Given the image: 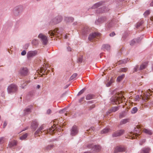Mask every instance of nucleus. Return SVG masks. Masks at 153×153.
<instances>
[{
  "instance_id": "21",
  "label": "nucleus",
  "mask_w": 153,
  "mask_h": 153,
  "mask_svg": "<svg viewBox=\"0 0 153 153\" xmlns=\"http://www.w3.org/2000/svg\"><path fill=\"white\" fill-rule=\"evenodd\" d=\"M74 19V18L72 17H65L64 19L65 21L67 22H72Z\"/></svg>"
},
{
  "instance_id": "13",
  "label": "nucleus",
  "mask_w": 153,
  "mask_h": 153,
  "mask_svg": "<svg viewBox=\"0 0 153 153\" xmlns=\"http://www.w3.org/2000/svg\"><path fill=\"white\" fill-rule=\"evenodd\" d=\"M110 101L111 103L113 104H119L118 98L116 97H112L110 98Z\"/></svg>"
},
{
  "instance_id": "61",
  "label": "nucleus",
  "mask_w": 153,
  "mask_h": 153,
  "mask_svg": "<svg viewBox=\"0 0 153 153\" xmlns=\"http://www.w3.org/2000/svg\"><path fill=\"white\" fill-rule=\"evenodd\" d=\"M150 6L153 7V1L150 3Z\"/></svg>"
},
{
  "instance_id": "33",
  "label": "nucleus",
  "mask_w": 153,
  "mask_h": 153,
  "mask_svg": "<svg viewBox=\"0 0 153 153\" xmlns=\"http://www.w3.org/2000/svg\"><path fill=\"white\" fill-rule=\"evenodd\" d=\"M137 111V108L136 107L133 108L131 111V112L132 114L135 113Z\"/></svg>"
},
{
  "instance_id": "31",
  "label": "nucleus",
  "mask_w": 153,
  "mask_h": 153,
  "mask_svg": "<svg viewBox=\"0 0 153 153\" xmlns=\"http://www.w3.org/2000/svg\"><path fill=\"white\" fill-rule=\"evenodd\" d=\"M27 134L26 133L25 134H24L20 137V139L22 140H25L27 137Z\"/></svg>"
},
{
  "instance_id": "28",
  "label": "nucleus",
  "mask_w": 153,
  "mask_h": 153,
  "mask_svg": "<svg viewBox=\"0 0 153 153\" xmlns=\"http://www.w3.org/2000/svg\"><path fill=\"white\" fill-rule=\"evenodd\" d=\"M102 23L103 22H102L101 19L100 17L98 18V19L95 22V24L97 25H99Z\"/></svg>"
},
{
  "instance_id": "26",
  "label": "nucleus",
  "mask_w": 153,
  "mask_h": 153,
  "mask_svg": "<svg viewBox=\"0 0 153 153\" xmlns=\"http://www.w3.org/2000/svg\"><path fill=\"white\" fill-rule=\"evenodd\" d=\"M129 119H124L122 120L120 122V125H122L128 122Z\"/></svg>"
},
{
  "instance_id": "19",
  "label": "nucleus",
  "mask_w": 153,
  "mask_h": 153,
  "mask_svg": "<svg viewBox=\"0 0 153 153\" xmlns=\"http://www.w3.org/2000/svg\"><path fill=\"white\" fill-rule=\"evenodd\" d=\"M102 49L104 51L106 50L109 51L110 49V46L108 44H104L102 45Z\"/></svg>"
},
{
  "instance_id": "3",
  "label": "nucleus",
  "mask_w": 153,
  "mask_h": 153,
  "mask_svg": "<svg viewBox=\"0 0 153 153\" xmlns=\"http://www.w3.org/2000/svg\"><path fill=\"white\" fill-rule=\"evenodd\" d=\"M38 37L40 39L43 45H45L47 44L48 42L47 37L43 34L40 33L38 36Z\"/></svg>"
},
{
  "instance_id": "44",
  "label": "nucleus",
  "mask_w": 153,
  "mask_h": 153,
  "mask_svg": "<svg viewBox=\"0 0 153 153\" xmlns=\"http://www.w3.org/2000/svg\"><path fill=\"white\" fill-rule=\"evenodd\" d=\"M102 8H100L97 10V13H103L104 12V10H102Z\"/></svg>"
},
{
  "instance_id": "46",
  "label": "nucleus",
  "mask_w": 153,
  "mask_h": 153,
  "mask_svg": "<svg viewBox=\"0 0 153 153\" xmlns=\"http://www.w3.org/2000/svg\"><path fill=\"white\" fill-rule=\"evenodd\" d=\"M101 19V20H102V22H103L107 20V18L105 16H102L100 17Z\"/></svg>"
},
{
  "instance_id": "10",
  "label": "nucleus",
  "mask_w": 153,
  "mask_h": 153,
  "mask_svg": "<svg viewBox=\"0 0 153 153\" xmlns=\"http://www.w3.org/2000/svg\"><path fill=\"white\" fill-rule=\"evenodd\" d=\"M39 125L38 122L36 120H34L32 122L30 128L33 131H35Z\"/></svg>"
},
{
  "instance_id": "22",
  "label": "nucleus",
  "mask_w": 153,
  "mask_h": 153,
  "mask_svg": "<svg viewBox=\"0 0 153 153\" xmlns=\"http://www.w3.org/2000/svg\"><path fill=\"white\" fill-rule=\"evenodd\" d=\"M44 129L43 125H42L40 126L38 129L36 131L35 133V134H41L42 132V130Z\"/></svg>"
},
{
  "instance_id": "30",
  "label": "nucleus",
  "mask_w": 153,
  "mask_h": 153,
  "mask_svg": "<svg viewBox=\"0 0 153 153\" xmlns=\"http://www.w3.org/2000/svg\"><path fill=\"white\" fill-rule=\"evenodd\" d=\"M32 44L35 46H36L39 44V41L37 39H33L32 42Z\"/></svg>"
},
{
  "instance_id": "47",
  "label": "nucleus",
  "mask_w": 153,
  "mask_h": 153,
  "mask_svg": "<svg viewBox=\"0 0 153 153\" xmlns=\"http://www.w3.org/2000/svg\"><path fill=\"white\" fill-rule=\"evenodd\" d=\"M48 33L50 34L51 36H53L55 35V33L52 31H49Z\"/></svg>"
},
{
  "instance_id": "52",
  "label": "nucleus",
  "mask_w": 153,
  "mask_h": 153,
  "mask_svg": "<svg viewBox=\"0 0 153 153\" xmlns=\"http://www.w3.org/2000/svg\"><path fill=\"white\" fill-rule=\"evenodd\" d=\"M3 138L1 137L0 138V144H2L4 143Z\"/></svg>"
},
{
  "instance_id": "37",
  "label": "nucleus",
  "mask_w": 153,
  "mask_h": 153,
  "mask_svg": "<svg viewBox=\"0 0 153 153\" xmlns=\"http://www.w3.org/2000/svg\"><path fill=\"white\" fill-rule=\"evenodd\" d=\"M29 82H30V81H29L28 80V81H26L25 82V83H24V82H23V84H22V85H21V87L23 88H24V86H26L27 84V83H29Z\"/></svg>"
},
{
  "instance_id": "14",
  "label": "nucleus",
  "mask_w": 153,
  "mask_h": 153,
  "mask_svg": "<svg viewBox=\"0 0 153 153\" xmlns=\"http://www.w3.org/2000/svg\"><path fill=\"white\" fill-rule=\"evenodd\" d=\"M88 147L90 148H91L92 149H94V150H96L97 151H99L100 149L101 148L100 146L95 145L93 146L92 144L89 145L88 146Z\"/></svg>"
},
{
  "instance_id": "57",
  "label": "nucleus",
  "mask_w": 153,
  "mask_h": 153,
  "mask_svg": "<svg viewBox=\"0 0 153 153\" xmlns=\"http://www.w3.org/2000/svg\"><path fill=\"white\" fill-rule=\"evenodd\" d=\"M123 114H120L119 115V118H121L123 117Z\"/></svg>"
},
{
  "instance_id": "17",
  "label": "nucleus",
  "mask_w": 153,
  "mask_h": 153,
  "mask_svg": "<svg viewBox=\"0 0 153 153\" xmlns=\"http://www.w3.org/2000/svg\"><path fill=\"white\" fill-rule=\"evenodd\" d=\"M140 41L141 40L140 39V38L134 39L131 41L130 45L131 46H133L136 43H139Z\"/></svg>"
},
{
  "instance_id": "51",
  "label": "nucleus",
  "mask_w": 153,
  "mask_h": 153,
  "mask_svg": "<svg viewBox=\"0 0 153 153\" xmlns=\"http://www.w3.org/2000/svg\"><path fill=\"white\" fill-rule=\"evenodd\" d=\"M26 52L25 50L23 51L21 53V55L22 56L25 55L26 54Z\"/></svg>"
},
{
  "instance_id": "7",
  "label": "nucleus",
  "mask_w": 153,
  "mask_h": 153,
  "mask_svg": "<svg viewBox=\"0 0 153 153\" xmlns=\"http://www.w3.org/2000/svg\"><path fill=\"white\" fill-rule=\"evenodd\" d=\"M100 34L101 33L98 32L93 33L89 35L88 37V40L91 41L95 38L100 36Z\"/></svg>"
},
{
  "instance_id": "9",
  "label": "nucleus",
  "mask_w": 153,
  "mask_h": 153,
  "mask_svg": "<svg viewBox=\"0 0 153 153\" xmlns=\"http://www.w3.org/2000/svg\"><path fill=\"white\" fill-rule=\"evenodd\" d=\"M37 53V51L36 50L30 51L28 52L27 54V58L29 59L30 58L36 56Z\"/></svg>"
},
{
  "instance_id": "53",
  "label": "nucleus",
  "mask_w": 153,
  "mask_h": 153,
  "mask_svg": "<svg viewBox=\"0 0 153 153\" xmlns=\"http://www.w3.org/2000/svg\"><path fill=\"white\" fill-rule=\"evenodd\" d=\"M7 124V122L6 121H5L4 122V123L3 125V128H5V127L6 126Z\"/></svg>"
},
{
  "instance_id": "24",
  "label": "nucleus",
  "mask_w": 153,
  "mask_h": 153,
  "mask_svg": "<svg viewBox=\"0 0 153 153\" xmlns=\"http://www.w3.org/2000/svg\"><path fill=\"white\" fill-rule=\"evenodd\" d=\"M110 131V129L107 128H105L102 130L101 132V134H105L108 132Z\"/></svg>"
},
{
  "instance_id": "42",
  "label": "nucleus",
  "mask_w": 153,
  "mask_h": 153,
  "mask_svg": "<svg viewBox=\"0 0 153 153\" xmlns=\"http://www.w3.org/2000/svg\"><path fill=\"white\" fill-rule=\"evenodd\" d=\"M150 13V11L149 10H147L144 13V15L145 16H147Z\"/></svg>"
},
{
  "instance_id": "32",
  "label": "nucleus",
  "mask_w": 153,
  "mask_h": 153,
  "mask_svg": "<svg viewBox=\"0 0 153 153\" xmlns=\"http://www.w3.org/2000/svg\"><path fill=\"white\" fill-rule=\"evenodd\" d=\"M77 75L76 73L74 74L70 77V80H71L74 79Z\"/></svg>"
},
{
  "instance_id": "45",
  "label": "nucleus",
  "mask_w": 153,
  "mask_h": 153,
  "mask_svg": "<svg viewBox=\"0 0 153 153\" xmlns=\"http://www.w3.org/2000/svg\"><path fill=\"white\" fill-rule=\"evenodd\" d=\"M83 57L82 56L79 57L78 59V62L79 63H81L82 61Z\"/></svg>"
},
{
  "instance_id": "55",
  "label": "nucleus",
  "mask_w": 153,
  "mask_h": 153,
  "mask_svg": "<svg viewBox=\"0 0 153 153\" xmlns=\"http://www.w3.org/2000/svg\"><path fill=\"white\" fill-rule=\"evenodd\" d=\"M67 49V50L68 51H71V48L70 47H68Z\"/></svg>"
},
{
  "instance_id": "64",
  "label": "nucleus",
  "mask_w": 153,
  "mask_h": 153,
  "mask_svg": "<svg viewBox=\"0 0 153 153\" xmlns=\"http://www.w3.org/2000/svg\"><path fill=\"white\" fill-rule=\"evenodd\" d=\"M37 87L38 88H39L40 87V86L39 85H38L37 86Z\"/></svg>"
},
{
  "instance_id": "59",
  "label": "nucleus",
  "mask_w": 153,
  "mask_h": 153,
  "mask_svg": "<svg viewBox=\"0 0 153 153\" xmlns=\"http://www.w3.org/2000/svg\"><path fill=\"white\" fill-rule=\"evenodd\" d=\"M64 112V110H60L59 111V113H62Z\"/></svg>"
},
{
  "instance_id": "43",
  "label": "nucleus",
  "mask_w": 153,
  "mask_h": 153,
  "mask_svg": "<svg viewBox=\"0 0 153 153\" xmlns=\"http://www.w3.org/2000/svg\"><path fill=\"white\" fill-rule=\"evenodd\" d=\"M145 95L146 96V99H145V102H146V100H147V99H148V97L149 96H150L151 95L150 93L149 92H147L146 93V94H145Z\"/></svg>"
},
{
  "instance_id": "1",
  "label": "nucleus",
  "mask_w": 153,
  "mask_h": 153,
  "mask_svg": "<svg viewBox=\"0 0 153 153\" xmlns=\"http://www.w3.org/2000/svg\"><path fill=\"white\" fill-rule=\"evenodd\" d=\"M63 18L61 16H58L51 19L50 23L52 25L57 24L60 22L62 20Z\"/></svg>"
},
{
  "instance_id": "58",
  "label": "nucleus",
  "mask_w": 153,
  "mask_h": 153,
  "mask_svg": "<svg viewBox=\"0 0 153 153\" xmlns=\"http://www.w3.org/2000/svg\"><path fill=\"white\" fill-rule=\"evenodd\" d=\"M29 46V44H27L25 45V47L27 49L28 48Z\"/></svg>"
},
{
  "instance_id": "4",
  "label": "nucleus",
  "mask_w": 153,
  "mask_h": 153,
  "mask_svg": "<svg viewBox=\"0 0 153 153\" xmlns=\"http://www.w3.org/2000/svg\"><path fill=\"white\" fill-rule=\"evenodd\" d=\"M126 148L123 146H119L116 147L114 149L115 153L126 152Z\"/></svg>"
},
{
  "instance_id": "49",
  "label": "nucleus",
  "mask_w": 153,
  "mask_h": 153,
  "mask_svg": "<svg viewBox=\"0 0 153 153\" xmlns=\"http://www.w3.org/2000/svg\"><path fill=\"white\" fill-rule=\"evenodd\" d=\"M115 35V33L114 32H113L109 34V36H110L113 37Z\"/></svg>"
},
{
  "instance_id": "18",
  "label": "nucleus",
  "mask_w": 153,
  "mask_h": 153,
  "mask_svg": "<svg viewBox=\"0 0 153 153\" xmlns=\"http://www.w3.org/2000/svg\"><path fill=\"white\" fill-rule=\"evenodd\" d=\"M150 150V148L149 147H144L141 149L140 153H149Z\"/></svg>"
},
{
  "instance_id": "50",
  "label": "nucleus",
  "mask_w": 153,
  "mask_h": 153,
  "mask_svg": "<svg viewBox=\"0 0 153 153\" xmlns=\"http://www.w3.org/2000/svg\"><path fill=\"white\" fill-rule=\"evenodd\" d=\"M111 84V82L110 81H109V82H108L106 84V85L107 86V87H109L110 86Z\"/></svg>"
},
{
  "instance_id": "48",
  "label": "nucleus",
  "mask_w": 153,
  "mask_h": 153,
  "mask_svg": "<svg viewBox=\"0 0 153 153\" xmlns=\"http://www.w3.org/2000/svg\"><path fill=\"white\" fill-rule=\"evenodd\" d=\"M85 98V97H83L81 98L79 100V103H81L82 102Z\"/></svg>"
},
{
  "instance_id": "62",
  "label": "nucleus",
  "mask_w": 153,
  "mask_h": 153,
  "mask_svg": "<svg viewBox=\"0 0 153 153\" xmlns=\"http://www.w3.org/2000/svg\"><path fill=\"white\" fill-rule=\"evenodd\" d=\"M143 143L141 141L140 143L139 144L140 145H142Z\"/></svg>"
},
{
  "instance_id": "34",
  "label": "nucleus",
  "mask_w": 153,
  "mask_h": 153,
  "mask_svg": "<svg viewBox=\"0 0 153 153\" xmlns=\"http://www.w3.org/2000/svg\"><path fill=\"white\" fill-rule=\"evenodd\" d=\"M85 88H83L82 89L78 94H77V96H79L80 95L82 94L85 91Z\"/></svg>"
},
{
  "instance_id": "54",
  "label": "nucleus",
  "mask_w": 153,
  "mask_h": 153,
  "mask_svg": "<svg viewBox=\"0 0 153 153\" xmlns=\"http://www.w3.org/2000/svg\"><path fill=\"white\" fill-rule=\"evenodd\" d=\"M51 109H48L47 111V113L48 114H50L51 113Z\"/></svg>"
},
{
  "instance_id": "5",
  "label": "nucleus",
  "mask_w": 153,
  "mask_h": 153,
  "mask_svg": "<svg viewBox=\"0 0 153 153\" xmlns=\"http://www.w3.org/2000/svg\"><path fill=\"white\" fill-rule=\"evenodd\" d=\"M125 130L124 129L119 130L114 132L112 134V137H116L120 136L123 134Z\"/></svg>"
},
{
  "instance_id": "8",
  "label": "nucleus",
  "mask_w": 153,
  "mask_h": 153,
  "mask_svg": "<svg viewBox=\"0 0 153 153\" xmlns=\"http://www.w3.org/2000/svg\"><path fill=\"white\" fill-rule=\"evenodd\" d=\"M78 132V130L76 126H74L71 130V135L72 136H74L76 135Z\"/></svg>"
},
{
  "instance_id": "25",
  "label": "nucleus",
  "mask_w": 153,
  "mask_h": 153,
  "mask_svg": "<svg viewBox=\"0 0 153 153\" xmlns=\"http://www.w3.org/2000/svg\"><path fill=\"white\" fill-rule=\"evenodd\" d=\"M125 74H123L121 76H118L117 79V82H120L121 81L124 77Z\"/></svg>"
},
{
  "instance_id": "41",
  "label": "nucleus",
  "mask_w": 153,
  "mask_h": 153,
  "mask_svg": "<svg viewBox=\"0 0 153 153\" xmlns=\"http://www.w3.org/2000/svg\"><path fill=\"white\" fill-rule=\"evenodd\" d=\"M139 65H136L135 66L134 68L133 69V72L134 73L135 72H137V69L139 68Z\"/></svg>"
},
{
  "instance_id": "11",
  "label": "nucleus",
  "mask_w": 153,
  "mask_h": 153,
  "mask_svg": "<svg viewBox=\"0 0 153 153\" xmlns=\"http://www.w3.org/2000/svg\"><path fill=\"white\" fill-rule=\"evenodd\" d=\"M28 69L26 68H22L21 69L19 73L22 75L26 76L28 74Z\"/></svg>"
},
{
  "instance_id": "12",
  "label": "nucleus",
  "mask_w": 153,
  "mask_h": 153,
  "mask_svg": "<svg viewBox=\"0 0 153 153\" xmlns=\"http://www.w3.org/2000/svg\"><path fill=\"white\" fill-rule=\"evenodd\" d=\"M18 144L17 141L15 140H13L9 142L8 146L10 148L16 146Z\"/></svg>"
},
{
  "instance_id": "40",
  "label": "nucleus",
  "mask_w": 153,
  "mask_h": 153,
  "mask_svg": "<svg viewBox=\"0 0 153 153\" xmlns=\"http://www.w3.org/2000/svg\"><path fill=\"white\" fill-rule=\"evenodd\" d=\"M128 68H122L120 69V71L122 72H126L128 71Z\"/></svg>"
},
{
  "instance_id": "36",
  "label": "nucleus",
  "mask_w": 153,
  "mask_h": 153,
  "mask_svg": "<svg viewBox=\"0 0 153 153\" xmlns=\"http://www.w3.org/2000/svg\"><path fill=\"white\" fill-rule=\"evenodd\" d=\"M55 130V129L54 128L52 127L51 128H50L48 130V132H49L50 133H53L54 132Z\"/></svg>"
},
{
  "instance_id": "63",
  "label": "nucleus",
  "mask_w": 153,
  "mask_h": 153,
  "mask_svg": "<svg viewBox=\"0 0 153 153\" xmlns=\"http://www.w3.org/2000/svg\"><path fill=\"white\" fill-rule=\"evenodd\" d=\"M146 141V140H143L142 141H141V142L143 143H145Z\"/></svg>"
},
{
  "instance_id": "20",
  "label": "nucleus",
  "mask_w": 153,
  "mask_h": 153,
  "mask_svg": "<svg viewBox=\"0 0 153 153\" xmlns=\"http://www.w3.org/2000/svg\"><path fill=\"white\" fill-rule=\"evenodd\" d=\"M95 97L94 95L91 94H88L86 96L85 99L87 100H89L94 99Z\"/></svg>"
},
{
  "instance_id": "23",
  "label": "nucleus",
  "mask_w": 153,
  "mask_h": 153,
  "mask_svg": "<svg viewBox=\"0 0 153 153\" xmlns=\"http://www.w3.org/2000/svg\"><path fill=\"white\" fill-rule=\"evenodd\" d=\"M103 4L102 2H99L95 4L93 6L91 7L92 9H95L96 8L99 7L101 6Z\"/></svg>"
},
{
  "instance_id": "38",
  "label": "nucleus",
  "mask_w": 153,
  "mask_h": 153,
  "mask_svg": "<svg viewBox=\"0 0 153 153\" xmlns=\"http://www.w3.org/2000/svg\"><path fill=\"white\" fill-rule=\"evenodd\" d=\"M119 109L118 107H114L112 108V111L114 112H115L116 111H117Z\"/></svg>"
},
{
  "instance_id": "35",
  "label": "nucleus",
  "mask_w": 153,
  "mask_h": 153,
  "mask_svg": "<svg viewBox=\"0 0 153 153\" xmlns=\"http://www.w3.org/2000/svg\"><path fill=\"white\" fill-rule=\"evenodd\" d=\"M53 147V145H48L46 146V149L47 150H48L51 149Z\"/></svg>"
},
{
  "instance_id": "16",
  "label": "nucleus",
  "mask_w": 153,
  "mask_h": 153,
  "mask_svg": "<svg viewBox=\"0 0 153 153\" xmlns=\"http://www.w3.org/2000/svg\"><path fill=\"white\" fill-rule=\"evenodd\" d=\"M32 107L33 106L32 105H30L26 107L24 110L25 114H27L30 113Z\"/></svg>"
},
{
  "instance_id": "56",
  "label": "nucleus",
  "mask_w": 153,
  "mask_h": 153,
  "mask_svg": "<svg viewBox=\"0 0 153 153\" xmlns=\"http://www.w3.org/2000/svg\"><path fill=\"white\" fill-rule=\"evenodd\" d=\"M128 59H124L123 61V63H126L127 62V60H128Z\"/></svg>"
},
{
  "instance_id": "2",
  "label": "nucleus",
  "mask_w": 153,
  "mask_h": 153,
  "mask_svg": "<svg viewBox=\"0 0 153 153\" xmlns=\"http://www.w3.org/2000/svg\"><path fill=\"white\" fill-rule=\"evenodd\" d=\"M7 89L9 93H13L17 91L18 87L16 85L12 84L8 86Z\"/></svg>"
},
{
  "instance_id": "39",
  "label": "nucleus",
  "mask_w": 153,
  "mask_h": 153,
  "mask_svg": "<svg viewBox=\"0 0 153 153\" xmlns=\"http://www.w3.org/2000/svg\"><path fill=\"white\" fill-rule=\"evenodd\" d=\"M143 21H142L141 22H139V23H137V24L136 26V27L137 28H138L139 27H140V26H141L143 24Z\"/></svg>"
},
{
  "instance_id": "6",
  "label": "nucleus",
  "mask_w": 153,
  "mask_h": 153,
  "mask_svg": "<svg viewBox=\"0 0 153 153\" xmlns=\"http://www.w3.org/2000/svg\"><path fill=\"white\" fill-rule=\"evenodd\" d=\"M22 10V7L21 6L15 7L13 10L14 15L16 16H18Z\"/></svg>"
},
{
  "instance_id": "27",
  "label": "nucleus",
  "mask_w": 153,
  "mask_h": 153,
  "mask_svg": "<svg viewBox=\"0 0 153 153\" xmlns=\"http://www.w3.org/2000/svg\"><path fill=\"white\" fill-rule=\"evenodd\" d=\"M141 97H142V99L143 100L145 101V100L143 99V98L142 97L141 95L140 96L139 95H137L136 96L135 98V101H138L139 100V99L141 98Z\"/></svg>"
},
{
  "instance_id": "15",
  "label": "nucleus",
  "mask_w": 153,
  "mask_h": 153,
  "mask_svg": "<svg viewBox=\"0 0 153 153\" xmlns=\"http://www.w3.org/2000/svg\"><path fill=\"white\" fill-rule=\"evenodd\" d=\"M148 61L143 62L140 66L139 70L141 71L146 68L148 66Z\"/></svg>"
},
{
  "instance_id": "29",
  "label": "nucleus",
  "mask_w": 153,
  "mask_h": 153,
  "mask_svg": "<svg viewBox=\"0 0 153 153\" xmlns=\"http://www.w3.org/2000/svg\"><path fill=\"white\" fill-rule=\"evenodd\" d=\"M144 132L146 133L147 134L150 135H151L152 134V131L149 129H144Z\"/></svg>"
},
{
  "instance_id": "60",
  "label": "nucleus",
  "mask_w": 153,
  "mask_h": 153,
  "mask_svg": "<svg viewBox=\"0 0 153 153\" xmlns=\"http://www.w3.org/2000/svg\"><path fill=\"white\" fill-rule=\"evenodd\" d=\"M92 107H91V106L90 107V108H89V109L91 110V109L93 108H94L95 107V105H92Z\"/></svg>"
}]
</instances>
